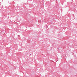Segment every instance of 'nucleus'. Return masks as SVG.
<instances>
[{"label":"nucleus","instance_id":"f257e3e1","mask_svg":"<svg viewBox=\"0 0 77 77\" xmlns=\"http://www.w3.org/2000/svg\"><path fill=\"white\" fill-rule=\"evenodd\" d=\"M0 5H1V4L0 3Z\"/></svg>","mask_w":77,"mask_h":77}]
</instances>
